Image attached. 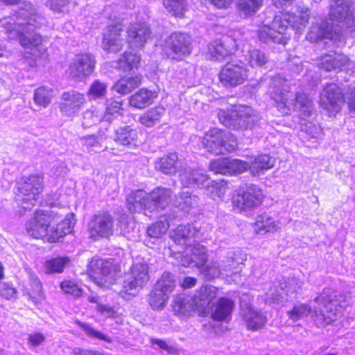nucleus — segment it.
I'll list each match as a JSON object with an SVG mask.
<instances>
[{
    "label": "nucleus",
    "mask_w": 355,
    "mask_h": 355,
    "mask_svg": "<svg viewBox=\"0 0 355 355\" xmlns=\"http://www.w3.org/2000/svg\"><path fill=\"white\" fill-rule=\"evenodd\" d=\"M53 91L46 87H40L35 91V103L43 107H46L51 103L53 98Z\"/></svg>",
    "instance_id": "obj_54"
},
{
    "label": "nucleus",
    "mask_w": 355,
    "mask_h": 355,
    "mask_svg": "<svg viewBox=\"0 0 355 355\" xmlns=\"http://www.w3.org/2000/svg\"><path fill=\"white\" fill-rule=\"evenodd\" d=\"M95 275H101L105 283H112L120 271L119 266L114 264L112 260H92L89 266Z\"/></svg>",
    "instance_id": "obj_23"
},
{
    "label": "nucleus",
    "mask_w": 355,
    "mask_h": 355,
    "mask_svg": "<svg viewBox=\"0 0 355 355\" xmlns=\"http://www.w3.org/2000/svg\"><path fill=\"white\" fill-rule=\"evenodd\" d=\"M181 183L184 187L204 186L208 177L201 170L187 168L180 174Z\"/></svg>",
    "instance_id": "obj_33"
},
{
    "label": "nucleus",
    "mask_w": 355,
    "mask_h": 355,
    "mask_svg": "<svg viewBox=\"0 0 355 355\" xmlns=\"http://www.w3.org/2000/svg\"><path fill=\"white\" fill-rule=\"evenodd\" d=\"M44 177L41 174H32L21 179L18 183L16 200L24 209H31L42 193Z\"/></svg>",
    "instance_id": "obj_6"
},
{
    "label": "nucleus",
    "mask_w": 355,
    "mask_h": 355,
    "mask_svg": "<svg viewBox=\"0 0 355 355\" xmlns=\"http://www.w3.org/2000/svg\"><path fill=\"white\" fill-rule=\"evenodd\" d=\"M348 58L344 54H326L318 60V66L327 71L345 69L348 65Z\"/></svg>",
    "instance_id": "obj_30"
},
{
    "label": "nucleus",
    "mask_w": 355,
    "mask_h": 355,
    "mask_svg": "<svg viewBox=\"0 0 355 355\" xmlns=\"http://www.w3.org/2000/svg\"><path fill=\"white\" fill-rule=\"evenodd\" d=\"M148 196L144 190H137L132 191L129 194L126 199V204L128 210L132 213H140L144 211L146 216L149 215L148 209Z\"/></svg>",
    "instance_id": "obj_29"
},
{
    "label": "nucleus",
    "mask_w": 355,
    "mask_h": 355,
    "mask_svg": "<svg viewBox=\"0 0 355 355\" xmlns=\"http://www.w3.org/2000/svg\"><path fill=\"white\" fill-rule=\"evenodd\" d=\"M248 166L246 162L237 159L224 158L211 162L209 168L216 174L233 175L245 171Z\"/></svg>",
    "instance_id": "obj_21"
},
{
    "label": "nucleus",
    "mask_w": 355,
    "mask_h": 355,
    "mask_svg": "<svg viewBox=\"0 0 355 355\" xmlns=\"http://www.w3.org/2000/svg\"><path fill=\"white\" fill-rule=\"evenodd\" d=\"M218 119L225 126L233 130L251 129L260 121V116L250 107L235 105L230 110H220Z\"/></svg>",
    "instance_id": "obj_5"
},
{
    "label": "nucleus",
    "mask_w": 355,
    "mask_h": 355,
    "mask_svg": "<svg viewBox=\"0 0 355 355\" xmlns=\"http://www.w3.org/2000/svg\"><path fill=\"white\" fill-rule=\"evenodd\" d=\"M156 97L155 92L143 88L130 96L129 103L135 108L142 109L151 104Z\"/></svg>",
    "instance_id": "obj_37"
},
{
    "label": "nucleus",
    "mask_w": 355,
    "mask_h": 355,
    "mask_svg": "<svg viewBox=\"0 0 355 355\" xmlns=\"http://www.w3.org/2000/svg\"><path fill=\"white\" fill-rule=\"evenodd\" d=\"M0 295L6 300L15 299L17 297V290L10 283H0Z\"/></svg>",
    "instance_id": "obj_64"
},
{
    "label": "nucleus",
    "mask_w": 355,
    "mask_h": 355,
    "mask_svg": "<svg viewBox=\"0 0 355 355\" xmlns=\"http://www.w3.org/2000/svg\"><path fill=\"white\" fill-rule=\"evenodd\" d=\"M336 33L333 32L332 26L327 21H322L315 26H312L306 35L307 40L311 42H317L322 39H334Z\"/></svg>",
    "instance_id": "obj_34"
},
{
    "label": "nucleus",
    "mask_w": 355,
    "mask_h": 355,
    "mask_svg": "<svg viewBox=\"0 0 355 355\" xmlns=\"http://www.w3.org/2000/svg\"><path fill=\"white\" fill-rule=\"evenodd\" d=\"M173 309L175 314L180 318L188 317L196 311L191 296L185 294L178 295L175 297Z\"/></svg>",
    "instance_id": "obj_32"
},
{
    "label": "nucleus",
    "mask_w": 355,
    "mask_h": 355,
    "mask_svg": "<svg viewBox=\"0 0 355 355\" xmlns=\"http://www.w3.org/2000/svg\"><path fill=\"white\" fill-rule=\"evenodd\" d=\"M179 164L178 155L170 153L156 162L155 167L164 174H173L177 171Z\"/></svg>",
    "instance_id": "obj_40"
},
{
    "label": "nucleus",
    "mask_w": 355,
    "mask_h": 355,
    "mask_svg": "<svg viewBox=\"0 0 355 355\" xmlns=\"http://www.w3.org/2000/svg\"><path fill=\"white\" fill-rule=\"evenodd\" d=\"M103 120V113L96 109H89L83 114L82 126L89 128Z\"/></svg>",
    "instance_id": "obj_55"
},
{
    "label": "nucleus",
    "mask_w": 355,
    "mask_h": 355,
    "mask_svg": "<svg viewBox=\"0 0 355 355\" xmlns=\"http://www.w3.org/2000/svg\"><path fill=\"white\" fill-rule=\"evenodd\" d=\"M205 185L208 194L215 200L223 198L227 191V183L223 180L219 182L208 180Z\"/></svg>",
    "instance_id": "obj_48"
},
{
    "label": "nucleus",
    "mask_w": 355,
    "mask_h": 355,
    "mask_svg": "<svg viewBox=\"0 0 355 355\" xmlns=\"http://www.w3.org/2000/svg\"><path fill=\"white\" fill-rule=\"evenodd\" d=\"M122 27L119 24L110 26L104 34L102 47L107 52H117L123 46Z\"/></svg>",
    "instance_id": "obj_24"
},
{
    "label": "nucleus",
    "mask_w": 355,
    "mask_h": 355,
    "mask_svg": "<svg viewBox=\"0 0 355 355\" xmlns=\"http://www.w3.org/2000/svg\"><path fill=\"white\" fill-rule=\"evenodd\" d=\"M241 314L247 328L252 331L261 329L267 321L266 316L252 306H242Z\"/></svg>",
    "instance_id": "obj_28"
},
{
    "label": "nucleus",
    "mask_w": 355,
    "mask_h": 355,
    "mask_svg": "<svg viewBox=\"0 0 355 355\" xmlns=\"http://www.w3.org/2000/svg\"><path fill=\"white\" fill-rule=\"evenodd\" d=\"M149 280L148 266L146 263H135L124 276L121 295L135 296Z\"/></svg>",
    "instance_id": "obj_8"
},
{
    "label": "nucleus",
    "mask_w": 355,
    "mask_h": 355,
    "mask_svg": "<svg viewBox=\"0 0 355 355\" xmlns=\"http://www.w3.org/2000/svg\"><path fill=\"white\" fill-rule=\"evenodd\" d=\"M263 0H238L237 8L240 16L254 15L261 6Z\"/></svg>",
    "instance_id": "obj_44"
},
{
    "label": "nucleus",
    "mask_w": 355,
    "mask_h": 355,
    "mask_svg": "<svg viewBox=\"0 0 355 355\" xmlns=\"http://www.w3.org/2000/svg\"><path fill=\"white\" fill-rule=\"evenodd\" d=\"M173 241L178 245L189 246L192 242H196L205 236L202 229H196L191 224L180 225L170 233Z\"/></svg>",
    "instance_id": "obj_17"
},
{
    "label": "nucleus",
    "mask_w": 355,
    "mask_h": 355,
    "mask_svg": "<svg viewBox=\"0 0 355 355\" xmlns=\"http://www.w3.org/2000/svg\"><path fill=\"white\" fill-rule=\"evenodd\" d=\"M60 288L63 292L70 294L74 297H79L82 295V289L75 282L70 280H65L61 282Z\"/></svg>",
    "instance_id": "obj_63"
},
{
    "label": "nucleus",
    "mask_w": 355,
    "mask_h": 355,
    "mask_svg": "<svg viewBox=\"0 0 355 355\" xmlns=\"http://www.w3.org/2000/svg\"><path fill=\"white\" fill-rule=\"evenodd\" d=\"M96 65L95 57L91 53L77 55L69 67V76L77 81H83L94 71Z\"/></svg>",
    "instance_id": "obj_16"
},
{
    "label": "nucleus",
    "mask_w": 355,
    "mask_h": 355,
    "mask_svg": "<svg viewBox=\"0 0 355 355\" xmlns=\"http://www.w3.org/2000/svg\"><path fill=\"white\" fill-rule=\"evenodd\" d=\"M314 302L322 306V309L318 310L315 308L312 310L307 304H296L287 312L288 318L295 322L311 313L318 325H327L343 315L345 297L331 288L324 289L321 295L314 299Z\"/></svg>",
    "instance_id": "obj_2"
},
{
    "label": "nucleus",
    "mask_w": 355,
    "mask_h": 355,
    "mask_svg": "<svg viewBox=\"0 0 355 355\" xmlns=\"http://www.w3.org/2000/svg\"><path fill=\"white\" fill-rule=\"evenodd\" d=\"M138 226L139 225L132 217L127 218L125 221H121L120 225L123 235L132 241H136L139 236Z\"/></svg>",
    "instance_id": "obj_51"
},
{
    "label": "nucleus",
    "mask_w": 355,
    "mask_h": 355,
    "mask_svg": "<svg viewBox=\"0 0 355 355\" xmlns=\"http://www.w3.org/2000/svg\"><path fill=\"white\" fill-rule=\"evenodd\" d=\"M60 218L52 210H37L33 217L26 223L28 234L35 239H44L49 235L51 223Z\"/></svg>",
    "instance_id": "obj_10"
},
{
    "label": "nucleus",
    "mask_w": 355,
    "mask_h": 355,
    "mask_svg": "<svg viewBox=\"0 0 355 355\" xmlns=\"http://www.w3.org/2000/svg\"><path fill=\"white\" fill-rule=\"evenodd\" d=\"M344 103L341 89L334 83L325 85L320 94V104L329 116H334L340 112Z\"/></svg>",
    "instance_id": "obj_15"
},
{
    "label": "nucleus",
    "mask_w": 355,
    "mask_h": 355,
    "mask_svg": "<svg viewBox=\"0 0 355 355\" xmlns=\"http://www.w3.org/2000/svg\"><path fill=\"white\" fill-rule=\"evenodd\" d=\"M248 70L241 61L227 62L219 73L220 83L225 87H235L245 83Z\"/></svg>",
    "instance_id": "obj_12"
},
{
    "label": "nucleus",
    "mask_w": 355,
    "mask_h": 355,
    "mask_svg": "<svg viewBox=\"0 0 355 355\" xmlns=\"http://www.w3.org/2000/svg\"><path fill=\"white\" fill-rule=\"evenodd\" d=\"M255 227L258 231L263 230L265 232H275L277 230L275 220L267 214H261L257 218Z\"/></svg>",
    "instance_id": "obj_56"
},
{
    "label": "nucleus",
    "mask_w": 355,
    "mask_h": 355,
    "mask_svg": "<svg viewBox=\"0 0 355 355\" xmlns=\"http://www.w3.org/2000/svg\"><path fill=\"white\" fill-rule=\"evenodd\" d=\"M244 57L245 61L252 67H261L268 62L266 54L258 49L248 51Z\"/></svg>",
    "instance_id": "obj_50"
},
{
    "label": "nucleus",
    "mask_w": 355,
    "mask_h": 355,
    "mask_svg": "<svg viewBox=\"0 0 355 355\" xmlns=\"http://www.w3.org/2000/svg\"><path fill=\"white\" fill-rule=\"evenodd\" d=\"M141 76H125L120 78L113 86V89L119 94H127L140 85Z\"/></svg>",
    "instance_id": "obj_39"
},
{
    "label": "nucleus",
    "mask_w": 355,
    "mask_h": 355,
    "mask_svg": "<svg viewBox=\"0 0 355 355\" xmlns=\"http://www.w3.org/2000/svg\"><path fill=\"white\" fill-rule=\"evenodd\" d=\"M198 198L189 191L182 192L174 200V205L180 209L189 212L191 209L197 206Z\"/></svg>",
    "instance_id": "obj_43"
},
{
    "label": "nucleus",
    "mask_w": 355,
    "mask_h": 355,
    "mask_svg": "<svg viewBox=\"0 0 355 355\" xmlns=\"http://www.w3.org/2000/svg\"><path fill=\"white\" fill-rule=\"evenodd\" d=\"M140 62V56L137 53L125 51L118 62V67L124 71L137 67Z\"/></svg>",
    "instance_id": "obj_53"
},
{
    "label": "nucleus",
    "mask_w": 355,
    "mask_h": 355,
    "mask_svg": "<svg viewBox=\"0 0 355 355\" xmlns=\"http://www.w3.org/2000/svg\"><path fill=\"white\" fill-rule=\"evenodd\" d=\"M248 168L253 175H258L265 171L272 168L275 164V159L267 154L259 155L254 160L247 162Z\"/></svg>",
    "instance_id": "obj_35"
},
{
    "label": "nucleus",
    "mask_w": 355,
    "mask_h": 355,
    "mask_svg": "<svg viewBox=\"0 0 355 355\" xmlns=\"http://www.w3.org/2000/svg\"><path fill=\"white\" fill-rule=\"evenodd\" d=\"M76 224L73 214H69L64 220L57 225L55 230L52 232L51 236L47 238L50 242H55L60 238L70 234Z\"/></svg>",
    "instance_id": "obj_36"
},
{
    "label": "nucleus",
    "mask_w": 355,
    "mask_h": 355,
    "mask_svg": "<svg viewBox=\"0 0 355 355\" xmlns=\"http://www.w3.org/2000/svg\"><path fill=\"white\" fill-rule=\"evenodd\" d=\"M165 51L168 57L180 60L191 52V38L186 33H173L166 41Z\"/></svg>",
    "instance_id": "obj_13"
},
{
    "label": "nucleus",
    "mask_w": 355,
    "mask_h": 355,
    "mask_svg": "<svg viewBox=\"0 0 355 355\" xmlns=\"http://www.w3.org/2000/svg\"><path fill=\"white\" fill-rule=\"evenodd\" d=\"M164 113L165 109L163 107H155L141 114L139 121L146 127H153L160 121Z\"/></svg>",
    "instance_id": "obj_41"
},
{
    "label": "nucleus",
    "mask_w": 355,
    "mask_h": 355,
    "mask_svg": "<svg viewBox=\"0 0 355 355\" xmlns=\"http://www.w3.org/2000/svg\"><path fill=\"white\" fill-rule=\"evenodd\" d=\"M107 84L100 80H95L90 85L87 95L92 99L103 98L107 93Z\"/></svg>",
    "instance_id": "obj_59"
},
{
    "label": "nucleus",
    "mask_w": 355,
    "mask_h": 355,
    "mask_svg": "<svg viewBox=\"0 0 355 355\" xmlns=\"http://www.w3.org/2000/svg\"><path fill=\"white\" fill-rule=\"evenodd\" d=\"M261 190L254 184L240 187L232 198V205L238 211H248L258 207L262 201Z\"/></svg>",
    "instance_id": "obj_9"
},
{
    "label": "nucleus",
    "mask_w": 355,
    "mask_h": 355,
    "mask_svg": "<svg viewBox=\"0 0 355 355\" xmlns=\"http://www.w3.org/2000/svg\"><path fill=\"white\" fill-rule=\"evenodd\" d=\"M154 287L169 297L175 288L174 275L170 272H164Z\"/></svg>",
    "instance_id": "obj_46"
},
{
    "label": "nucleus",
    "mask_w": 355,
    "mask_h": 355,
    "mask_svg": "<svg viewBox=\"0 0 355 355\" xmlns=\"http://www.w3.org/2000/svg\"><path fill=\"white\" fill-rule=\"evenodd\" d=\"M90 236L94 239L108 238L114 233V220L107 213L95 215L89 224Z\"/></svg>",
    "instance_id": "obj_18"
},
{
    "label": "nucleus",
    "mask_w": 355,
    "mask_h": 355,
    "mask_svg": "<svg viewBox=\"0 0 355 355\" xmlns=\"http://www.w3.org/2000/svg\"><path fill=\"white\" fill-rule=\"evenodd\" d=\"M303 282L297 278H288L279 285H274L265 294V302L270 304H279L284 300L285 296L293 297L301 289Z\"/></svg>",
    "instance_id": "obj_11"
},
{
    "label": "nucleus",
    "mask_w": 355,
    "mask_h": 355,
    "mask_svg": "<svg viewBox=\"0 0 355 355\" xmlns=\"http://www.w3.org/2000/svg\"><path fill=\"white\" fill-rule=\"evenodd\" d=\"M169 227L168 222L158 221L150 225L146 230L147 234L150 238H161L167 232Z\"/></svg>",
    "instance_id": "obj_60"
},
{
    "label": "nucleus",
    "mask_w": 355,
    "mask_h": 355,
    "mask_svg": "<svg viewBox=\"0 0 355 355\" xmlns=\"http://www.w3.org/2000/svg\"><path fill=\"white\" fill-rule=\"evenodd\" d=\"M105 139V137L101 132L97 134L84 136L80 138V142L82 146L89 153L98 152L102 148V142Z\"/></svg>",
    "instance_id": "obj_42"
},
{
    "label": "nucleus",
    "mask_w": 355,
    "mask_h": 355,
    "mask_svg": "<svg viewBox=\"0 0 355 355\" xmlns=\"http://www.w3.org/2000/svg\"><path fill=\"white\" fill-rule=\"evenodd\" d=\"M78 324L83 329V330L85 331L86 335L87 336H89V338H96V339H98L101 340H104L109 343L112 342V340L110 336L95 329L90 325L85 324V323H83V322H79Z\"/></svg>",
    "instance_id": "obj_62"
},
{
    "label": "nucleus",
    "mask_w": 355,
    "mask_h": 355,
    "mask_svg": "<svg viewBox=\"0 0 355 355\" xmlns=\"http://www.w3.org/2000/svg\"><path fill=\"white\" fill-rule=\"evenodd\" d=\"M268 83V93L282 114H288L291 111L297 110L304 121L306 118L313 114L312 101L304 94L297 93L295 98H291L288 92L286 93L288 87L287 80L280 75L270 78Z\"/></svg>",
    "instance_id": "obj_3"
},
{
    "label": "nucleus",
    "mask_w": 355,
    "mask_h": 355,
    "mask_svg": "<svg viewBox=\"0 0 355 355\" xmlns=\"http://www.w3.org/2000/svg\"><path fill=\"white\" fill-rule=\"evenodd\" d=\"M234 308V302L226 297H220L216 304L211 308V318L214 320L228 322Z\"/></svg>",
    "instance_id": "obj_31"
},
{
    "label": "nucleus",
    "mask_w": 355,
    "mask_h": 355,
    "mask_svg": "<svg viewBox=\"0 0 355 355\" xmlns=\"http://www.w3.org/2000/svg\"><path fill=\"white\" fill-rule=\"evenodd\" d=\"M69 262L67 257H57L46 260L44 268L46 274L61 273Z\"/></svg>",
    "instance_id": "obj_49"
},
{
    "label": "nucleus",
    "mask_w": 355,
    "mask_h": 355,
    "mask_svg": "<svg viewBox=\"0 0 355 355\" xmlns=\"http://www.w3.org/2000/svg\"><path fill=\"white\" fill-rule=\"evenodd\" d=\"M301 132L307 140L314 139L317 141L322 138L323 133L321 127L313 121H305L302 123Z\"/></svg>",
    "instance_id": "obj_47"
},
{
    "label": "nucleus",
    "mask_w": 355,
    "mask_h": 355,
    "mask_svg": "<svg viewBox=\"0 0 355 355\" xmlns=\"http://www.w3.org/2000/svg\"><path fill=\"white\" fill-rule=\"evenodd\" d=\"M329 18L331 21L343 23L351 33L355 31V17L352 4L349 0H334L330 4Z\"/></svg>",
    "instance_id": "obj_14"
},
{
    "label": "nucleus",
    "mask_w": 355,
    "mask_h": 355,
    "mask_svg": "<svg viewBox=\"0 0 355 355\" xmlns=\"http://www.w3.org/2000/svg\"><path fill=\"white\" fill-rule=\"evenodd\" d=\"M138 132L136 129L126 125L116 130L114 140L123 146H135Z\"/></svg>",
    "instance_id": "obj_38"
},
{
    "label": "nucleus",
    "mask_w": 355,
    "mask_h": 355,
    "mask_svg": "<svg viewBox=\"0 0 355 355\" xmlns=\"http://www.w3.org/2000/svg\"><path fill=\"white\" fill-rule=\"evenodd\" d=\"M127 33V40L132 49H141L144 47L151 35L149 26L145 23L131 24Z\"/></svg>",
    "instance_id": "obj_22"
},
{
    "label": "nucleus",
    "mask_w": 355,
    "mask_h": 355,
    "mask_svg": "<svg viewBox=\"0 0 355 355\" xmlns=\"http://www.w3.org/2000/svg\"><path fill=\"white\" fill-rule=\"evenodd\" d=\"M191 248V260L196 263L198 267L204 266L207 260V250L204 245L199 243H195L193 245H189Z\"/></svg>",
    "instance_id": "obj_52"
},
{
    "label": "nucleus",
    "mask_w": 355,
    "mask_h": 355,
    "mask_svg": "<svg viewBox=\"0 0 355 355\" xmlns=\"http://www.w3.org/2000/svg\"><path fill=\"white\" fill-rule=\"evenodd\" d=\"M202 143L209 152L216 155L231 153L238 147L236 138L232 133L218 128H211L207 132Z\"/></svg>",
    "instance_id": "obj_7"
},
{
    "label": "nucleus",
    "mask_w": 355,
    "mask_h": 355,
    "mask_svg": "<svg viewBox=\"0 0 355 355\" xmlns=\"http://www.w3.org/2000/svg\"><path fill=\"white\" fill-rule=\"evenodd\" d=\"M309 19V10L302 9L297 15L289 12L276 15L270 26L264 25L259 31L261 41L265 43L286 44L288 37L286 31L292 28L301 32L306 26Z\"/></svg>",
    "instance_id": "obj_4"
},
{
    "label": "nucleus",
    "mask_w": 355,
    "mask_h": 355,
    "mask_svg": "<svg viewBox=\"0 0 355 355\" xmlns=\"http://www.w3.org/2000/svg\"><path fill=\"white\" fill-rule=\"evenodd\" d=\"M167 10L177 17H182L187 6L186 0H163Z\"/></svg>",
    "instance_id": "obj_58"
},
{
    "label": "nucleus",
    "mask_w": 355,
    "mask_h": 355,
    "mask_svg": "<svg viewBox=\"0 0 355 355\" xmlns=\"http://www.w3.org/2000/svg\"><path fill=\"white\" fill-rule=\"evenodd\" d=\"M235 42L229 37L215 40L208 45V54L211 59L221 60L235 50Z\"/></svg>",
    "instance_id": "obj_27"
},
{
    "label": "nucleus",
    "mask_w": 355,
    "mask_h": 355,
    "mask_svg": "<svg viewBox=\"0 0 355 355\" xmlns=\"http://www.w3.org/2000/svg\"><path fill=\"white\" fill-rule=\"evenodd\" d=\"M61 101L59 108L66 116H76L86 102L85 96L75 90L64 92Z\"/></svg>",
    "instance_id": "obj_19"
},
{
    "label": "nucleus",
    "mask_w": 355,
    "mask_h": 355,
    "mask_svg": "<svg viewBox=\"0 0 355 355\" xmlns=\"http://www.w3.org/2000/svg\"><path fill=\"white\" fill-rule=\"evenodd\" d=\"M172 191L164 187H157L148 195V200L147 207L149 213H153L157 209H165L171 202Z\"/></svg>",
    "instance_id": "obj_26"
},
{
    "label": "nucleus",
    "mask_w": 355,
    "mask_h": 355,
    "mask_svg": "<svg viewBox=\"0 0 355 355\" xmlns=\"http://www.w3.org/2000/svg\"><path fill=\"white\" fill-rule=\"evenodd\" d=\"M245 260V255L240 250L230 251L220 262L224 276L239 277L240 265Z\"/></svg>",
    "instance_id": "obj_25"
},
{
    "label": "nucleus",
    "mask_w": 355,
    "mask_h": 355,
    "mask_svg": "<svg viewBox=\"0 0 355 355\" xmlns=\"http://www.w3.org/2000/svg\"><path fill=\"white\" fill-rule=\"evenodd\" d=\"M105 112L103 114V121H110L114 114L118 113L121 110L122 103L112 98L105 101Z\"/></svg>",
    "instance_id": "obj_61"
},
{
    "label": "nucleus",
    "mask_w": 355,
    "mask_h": 355,
    "mask_svg": "<svg viewBox=\"0 0 355 355\" xmlns=\"http://www.w3.org/2000/svg\"><path fill=\"white\" fill-rule=\"evenodd\" d=\"M218 295V289L210 285L202 286L191 296L196 311L201 314L210 313L212 301Z\"/></svg>",
    "instance_id": "obj_20"
},
{
    "label": "nucleus",
    "mask_w": 355,
    "mask_h": 355,
    "mask_svg": "<svg viewBox=\"0 0 355 355\" xmlns=\"http://www.w3.org/2000/svg\"><path fill=\"white\" fill-rule=\"evenodd\" d=\"M201 272L209 280L224 275L220 263L216 261H211L205 266L202 268Z\"/></svg>",
    "instance_id": "obj_57"
},
{
    "label": "nucleus",
    "mask_w": 355,
    "mask_h": 355,
    "mask_svg": "<svg viewBox=\"0 0 355 355\" xmlns=\"http://www.w3.org/2000/svg\"><path fill=\"white\" fill-rule=\"evenodd\" d=\"M44 21V19L37 15L33 6L26 3L15 17H3L0 24L6 30L8 39H18L22 46L31 48L37 47L42 43V37L35 31Z\"/></svg>",
    "instance_id": "obj_1"
},
{
    "label": "nucleus",
    "mask_w": 355,
    "mask_h": 355,
    "mask_svg": "<svg viewBox=\"0 0 355 355\" xmlns=\"http://www.w3.org/2000/svg\"><path fill=\"white\" fill-rule=\"evenodd\" d=\"M168 298L166 293L154 287L147 296V302L153 310H162L165 307Z\"/></svg>",
    "instance_id": "obj_45"
}]
</instances>
